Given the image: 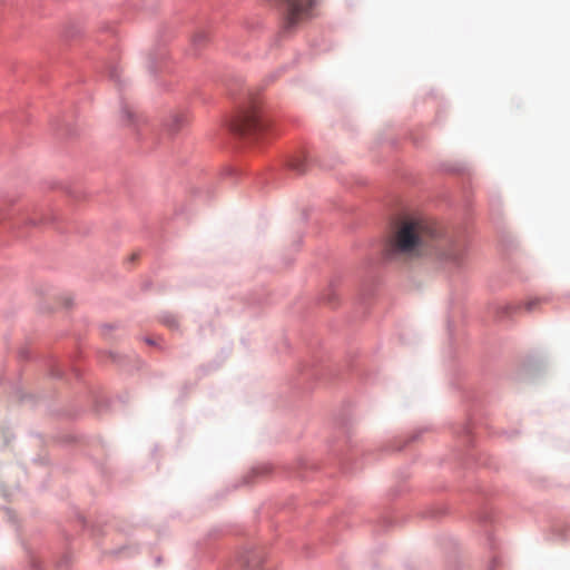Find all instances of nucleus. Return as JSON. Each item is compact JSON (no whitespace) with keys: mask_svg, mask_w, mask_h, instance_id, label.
Returning <instances> with one entry per match:
<instances>
[{"mask_svg":"<svg viewBox=\"0 0 570 570\" xmlns=\"http://www.w3.org/2000/svg\"><path fill=\"white\" fill-rule=\"evenodd\" d=\"M431 252L448 267H460L465 262L463 244L441 237L435 225L426 219L407 217L386 244L384 255L392 259L400 254L420 256Z\"/></svg>","mask_w":570,"mask_h":570,"instance_id":"nucleus-1","label":"nucleus"},{"mask_svg":"<svg viewBox=\"0 0 570 570\" xmlns=\"http://www.w3.org/2000/svg\"><path fill=\"white\" fill-rule=\"evenodd\" d=\"M266 126L257 102H250L242 108L232 124L235 132L247 137H257L266 129Z\"/></svg>","mask_w":570,"mask_h":570,"instance_id":"nucleus-2","label":"nucleus"},{"mask_svg":"<svg viewBox=\"0 0 570 570\" xmlns=\"http://www.w3.org/2000/svg\"><path fill=\"white\" fill-rule=\"evenodd\" d=\"M284 11V26L287 30L295 28L315 17L318 0H275Z\"/></svg>","mask_w":570,"mask_h":570,"instance_id":"nucleus-3","label":"nucleus"},{"mask_svg":"<svg viewBox=\"0 0 570 570\" xmlns=\"http://www.w3.org/2000/svg\"><path fill=\"white\" fill-rule=\"evenodd\" d=\"M188 122V118L183 112H175L168 116L164 122V130L169 135L174 136L181 130Z\"/></svg>","mask_w":570,"mask_h":570,"instance_id":"nucleus-4","label":"nucleus"},{"mask_svg":"<svg viewBox=\"0 0 570 570\" xmlns=\"http://www.w3.org/2000/svg\"><path fill=\"white\" fill-rule=\"evenodd\" d=\"M289 167L294 170H296L297 173H303L304 171V164H303V160H299V159H293L289 161Z\"/></svg>","mask_w":570,"mask_h":570,"instance_id":"nucleus-5","label":"nucleus"},{"mask_svg":"<svg viewBox=\"0 0 570 570\" xmlns=\"http://www.w3.org/2000/svg\"><path fill=\"white\" fill-rule=\"evenodd\" d=\"M540 299H529L528 302L524 303V308L525 311L528 312H532L535 309V307L540 304Z\"/></svg>","mask_w":570,"mask_h":570,"instance_id":"nucleus-6","label":"nucleus"},{"mask_svg":"<svg viewBox=\"0 0 570 570\" xmlns=\"http://www.w3.org/2000/svg\"><path fill=\"white\" fill-rule=\"evenodd\" d=\"M124 114L127 116V118H128V119H130V118H131L132 112H131V110H129L127 107H126V108H124Z\"/></svg>","mask_w":570,"mask_h":570,"instance_id":"nucleus-7","label":"nucleus"}]
</instances>
